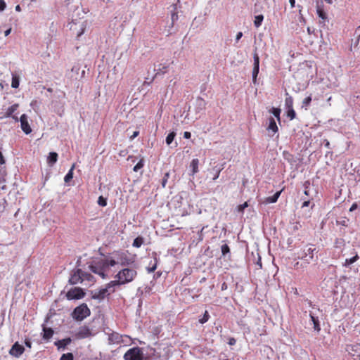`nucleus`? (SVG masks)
Returning <instances> with one entry per match:
<instances>
[{
  "label": "nucleus",
  "instance_id": "f257e3e1",
  "mask_svg": "<svg viewBox=\"0 0 360 360\" xmlns=\"http://www.w3.org/2000/svg\"><path fill=\"white\" fill-rule=\"evenodd\" d=\"M135 268H123L115 276V280L110 282V285H122L132 282L137 276Z\"/></svg>",
  "mask_w": 360,
  "mask_h": 360
},
{
  "label": "nucleus",
  "instance_id": "f03ea898",
  "mask_svg": "<svg viewBox=\"0 0 360 360\" xmlns=\"http://www.w3.org/2000/svg\"><path fill=\"white\" fill-rule=\"evenodd\" d=\"M316 252L317 250L314 245L307 244L301 248L296 255L297 259L302 260L304 264H309L314 261V255Z\"/></svg>",
  "mask_w": 360,
  "mask_h": 360
},
{
  "label": "nucleus",
  "instance_id": "7ed1b4c3",
  "mask_svg": "<svg viewBox=\"0 0 360 360\" xmlns=\"http://www.w3.org/2000/svg\"><path fill=\"white\" fill-rule=\"evenodd\" d=\"M90 313V309L87 305L86 304H82L74 309L72 316L73 319L77 321H82L89 316Z\"/></svg>",
  "mask_w": 360,
  "mask_h": 360
},
{
  "label": "nucleus",
  "instance_id": "20e7f679",
  "mask_svg": "<svg viewBox=\"0 0 360 360\" xmlns=\"http://www.w3.org/2000/svg\"><path fill=\"white\" fill-rule=\"evenodd\" d=\"M124 360H142L143 354L139 347L129 349L124 355Z\"/></svg>",
  "mask_w": 360,
  "mask_h": 360
},
{
  "label": "nucleus",
  "instance_id": "39448f33",
  "mask_svg": "<svg viewBox=\"0 0 360 360\" xmlns=\"http://www.w3.org/2000/svg\"><path fill=\"white\" fill-rule=\"evenodd\" d=\"M91 329L86 326L79 327L74 334V338L77 340L85 339L92 336Z\"/></svg>",
  "mask_w": 360,
  "mask_h": 360
},
{
  "label": "nucleus",
  "instance_id": "423d86ee",
  "mask_svg": "<svg viewBox=\"0 0 360 360\" xmlns=\"http://www.w3.org/2000/svg\"><path fill=\"white\" fill-rule=\"evenodd\" d=\"M115 286V285H110V283H108L105 288L96 292L93 297L98 300L104 299L107 295L115 292V289L113 288Z\"/></svg>",
  "mask_w": 360,
  "mask_h": 360
},
{
  "label": "nucleus",
  "instance_id": "0eeeda50",
  "mask_svg": "<svg viewBox=\"0 0 360 360\" xmlns=\"http://www.w3.org/2000/svg\"><path fill=\"white\" fill-rule=\"evenodd\" d=\"M117 263L122 266H127L132 264L134 262V259L129 257L126 252H118L116 254Z\"/></svg>",
  "mask_w": 360,
  "mask_h": 360
},
{
  "label": "nucleus",
  "instance_id": "6e6552de",
  "mask_svg": "<svg viewBox=\"0 0 360 360\" xmlns=\"http://www.w3.org/2000/svg\"><path fill=\"white\" fill-rule=\"evenodd\" d=\"M89 268L93 273L99 275L102 278H105L106 277L107 269L104 268V265L101 260L96 263L94 265H90Z\"/></svg>",
  "mask_w": 360,
  "mask_h": 360
},
{
  "label": "nucleus",
  "instance_id": "1a4fd4ad",
  "mask_svg": "<svg viewBox=\"0 0 360 360\" xmlns=\"http://www.w3.org/2000/svg\"><path fill=\"white\" fill-rule=\"evenodd\" d=\"M84 292L80 288H74L70 289L67 293L66 297L68 300H79L84 296Z\"/></svg>",
  "mask_w": 360,
  "mask_h": 360
},
{
  "label": "nucleus",
  "instance_id": "9d476101",
  "mask_svg": "<svg viewBox=\"0 0 360 360\" xmlns=\"http://www.w3.org/2000/svg\"><path fill=\"white\" fill-rule=\"evenodd\" d=\"M20 127L23 132L30 134L32 132V128L28 122V117L25 114H22L20 117Z\"/></svg>",
  "mask_w": 360,
  "mask_h": 360
},
{
  "label": "nucleus",
  "instance_id": "9b49d317",
  "mask_svg": "<svg viewBox=\"0 0 360 360\" xmlns=\"http://www.w3.org/2000/svg\"><path fill=\"white\" fill-rule=\"evenodd\" d=\"M25 352L23 346L20 345L18 342H15L9 351V354L15 357L20 356Z\"/></svg>",
  "mask_w": 360,
  "mask_h": 360
},
{
  "label": "nucleus",
  "instance_id": "f8f14e48",
  "mask_svg": "<svg viewBox=\"0 0 360 360\" xmlns=\"http://www.w3.org/2000/svg\"><path fill=\"white\" fill-rule=\"evenodd\" d=\"M69 282L72 285L82 283V270L77 269V270L74 271L71 274Z\"/></svg>",
  "mask_w": 360,
  "mask_h": 360
},
{
  "label": "nucleus",
  "instance_id": "ddd939ff",
  "mask_svg": "<svg viewBox=\"0 0 360 360\" xmlns=\"http://www.w3.org/2000/svg\"><path fill=\"white\" fill-rule=\"evenodd\" d=\"M6 176L7 172L4 165H0V190L6 189Z\"/></svg>",
  "mask_w": 360,
  "mask_h": 360
},
{
  "label": "nucleus",
  "instance_id": "4468645a",
  "mask_svg": "<svg viewBox=\"0 0 360 360\" xmlns=\"http://www.w3.org/2000/svg\"><path fill=\"white\" fill-rule=\"evenodd\" d=\"M123 342L122 335L117 332H112L108 335V342L110 345L120 344Z\"/></svg>",
  "mask_w": 360,
  "mask_h": 360
},
{
  "label": "nucleus",
  "instance_id": "2eb2a0df",
  "mask_svg": "<svg viewBox=\"0 0 360 360\" xmlns=\"http://www.w3.org/2000/svg\"><path fill=\"white\" fill-rule=\"evenodd\" d=\"M266 130L269 132H270V131L272 132V135L271 136H274L278 131V126H277V124L276 123V121H275L274 118L272 117H271L269 119V125H268V127L266 128Z\"/></svg>",
  "mask_w": 360,
  "mask_h": 360
},
{
  "label": "nucleus",
  "instance_id": "dca6fc26",
  "mask_svg": "<svg viewBox=\"0 0 360 360\" xmlns=\"http://www.w3.org/2000/svg\"><path fill=\"white\" fill-rule=\"evenodd\" d=\"M72 342V340L70 338H65V339H62V340H59L58 341H56L54 342V345L57 347L58 349H65V347L69 345L70 344V342Z\"/></svg>",
  "mask_w": 360,
  "mask_h": 360
},
{
  "label": "nucleus",
  "instance_id": "f3484780",
  "mask_svg": "<svg viewBox=\"0 0 360 360\" xmlns=\"http://www.w3.org/2000/svg\"><path fill=\"white\" fill-rule=\"evenodd\" d=\"M18 107H19V105L18 103H15V104L12 105L7 109V110L4 113V115L3 116H1L0 118L11 117L13 115V113L17 110Z\"/></svg>",
  "mask_w": 360,
  "mask_h": 360
},
{
  "label": "nucleus",
  "instance_id": "a211bd4d",
  "mask_svg": "<svg viewBox=\"0 0 360 360\" xmlns=\"http://www.w3.org/2000/svg\"><path fill=\"white\" fill-rule=\"evenodd\" d=\"M309 316L314 325V330L319 332L321 330V326L319 318L316 316L313 313L310 312Z\"/></svg>",
  "mask_w": 360,
  "mask_h": 360
},
{
  "label": "nucleus",
  "instance_id": "6ab92c4d",
  "mask_svg": "<svg viewBox=\"0 0 360 360\" xmlns=\"http://www.w3.org/2000/svg\"><path fill=\"white\" fill-rule=\"evenodd\" d=\"M53 333V330L51 328L44 327L42 335L43 339L46 340H50L52 338Z\"/></svg>",
  "mask_w": 360,
  "mask_h": 360
},
{
  "label": "nucleus",
  "instance_id": "aec40b11",
  "mask_svg": "<svg viewBox=\"0 0 360 360\" xmlns=\"http://www.w3.org/2000/svg\"><path fill=\"white\" fill-rule=\"evenodd\" d=\"M316 13L318 16L321 18L323 21L327 19V14L324 11L323 5L318 4L316 6Z\"/></svg>",
  "mask_w": 360,
  "mask_h": 360
},
{
  "label": "nucleus",
  "instance_id": "412c9836",
  "mask_svg": "<svg viewBox=\"0 0 360 360\" xmlns=\"http://www.w3.org/2000/svg\"><path fill=\"white\" fill-rule=\"evenodd\" d=\"M103 262V264L104 265V268H105L107 270L110 266H114L115 264H118L117 260L113 259H106L101 260Z\"/></svg>",
  "mask_w": 360,
  "mask_h": 360
},
{
  "label": "nucleus",
  "instance_id": "4be33fe9",
  "mask_svg": "<svg viewBox=\"0 0 360 360\" xmlns=\"http://www.w3.org/2000/svg\"><path fill=\"white\" fill-rule=\"evenodd\" d=\"M58 154L55 152H51L48 156L47 162L50 165H53L57 162Z\"/></svg>",
  "mask_w": 360,
  "mask_h": 360
},
{
  "label": "nucleus",
  "instance_id": "5701e85b",
  "mask_svg": "<svg viewBox=\"0 0 360 360\" xmlns=\"http://www.w3.org/2000/svg\"><path fill=\"white\" fill-rule=\"evenodd\" d=\"M198 165H199V160L198 159H193L190 165V167L192 169V174L194 175L195 174L198 172Z\"/></svg>",
  "mask_w": 360,
  "mask_h": 360
},
{
  "label": "nucleus",
  "instance_id": "b1692460",
  "mask_svg": "<svg viewBox=\"0 0 360 360\" xmlns=\"http://www.w3.org/2000/svg\"><path fill=\"white\" fill-rule=\"evenodd\" d=\"M281 192H282V190L276 192L274 195L268 197L266 200V202H269V203L276 202L278 200Z\"/></svg>",
  "mask_w": 360,
  "mask_h": 360
},
{
  "label": "nucleus",
  "instance_id": "393cba45",
  "mask_svg": "<svg viewBox=\"0 0 360 360\" xmlns=\"http://www.w3.org/2000/svg\"><path fill=\"white\" fill-rule=\"evenodd\" d=\"M75 168V164H73L68 174L65 176L64 181L65 183H68L73 178V171Z\"/></svg>",
  "mask_w": 360,
  "mask_h": 360
},
{
  "label": "nucleus",
  "instance_id": "a878e982",
  "mask_svg": "<svg viewBox=\"0 0 360 360\" xmlns=\"http://www.w3.org/2000/svg\"><path fill=\"white\" fill-rule=\"evenodd\" d=\"M84 281H87L89 283H94V278L91 274L82 271V282Z\"/></svg>",
  "mask_w": 360,
  "mask_h": 360
},
{
  "label": "nucleus",
  "instance_id": "bb28decb",
  "mask_svg": "<svg viewBox=\"0 0 360 360\" xmlns=\"http://www.w3.org/2000/svg\"><path fill=\"white\" fill-rule=\"evenodd\" d=\"M358 259H359V256H358V254L356 252L355 255L353 257L345 259L343 266H348L350 264H352L353 263H354Z\"/></svg>",
  "mask_w": 360,
  "mask_h": 360
},
{
  "label": "nucleus",
  "instance_id": "cd10ccee",
  "mask_svg": "<svg viewBox=\"0 0 360 360\" xmlns=\"http://www.w3.org/2000/svg\"><path fill=\"white\" fill-rule=\"evenodd\" d=\"M285 105L287 109L293 108V98L292 96H287L285 99Z\"/></svg>",
  "mask_w": 360,
  "mask_h": 360
},
{
  "label": "nucleus",
  "instance_id": "c85d7f7f",
  "mask_svg": "<svg viewBox=\"0 0 360 360\" xmlns=\"http://www.w3.org/2000/svg\"><path fill=\"white\" fill-rule=\"evenodd\" d=\"M11 86L15 89L19 86V77L15 74L12 75Z\"/></svg>",
  "mask_w": 360,
  "mask_h": 360
},
{
  "label": "nucleus",
  "instance_id": "c756f323",
  "mask_svg": "<svg viewBox=\"0 0 360 360\" xmlns=\"http://www.w3.org/2000/svg\"><path fill=\"white\" fill-rule=\"evenodd\" d=\"M264 20V16L262 15H258L255 17L254 25L256 27H259L261 26L262 22Z\"/></svg>",
  "mask_w": 360,
  "mask_h": 360
},
{
  "label": "nucleus",
  "instance_id": "7c9ffc66",
  "mask_svg": "<svg viewBox=\"0 0 360 360\" xmlns=\"http://www.w3.org/2000/svg\"><path fill=\"white\" fill-rule=\"evenodd\" d=\"M143 243V238L141 236H138L134 240L133 246L135 248H140Z\"/></svg>",
  "mask_w": 360,
  "mask_h": 360
},
{
  "label": "nucleus",
  "instance_id": "2f4dec72",
  "mask_svg": "<svg viewBox=\"0 0 360 360\" xmlns=\"http://www.w3.org/2000/svg\"><path fill=\"white\" fill-rule=\"evenodd\" d=\"M271 112L274 115V117L277 119V120L278 122H280L281 121L280 114L281 112V109L276 108H272L271 110Z\"/></svg>",
  "mask_w": 360,
  "mask_h": 360
},
{
  "label": "nucleus",
  "instance_id": "473e14b6",
  "mask_svg": "<svg viewBox=\"0 0 360 360\" xmlns=\"http://www.w3.org/2000/svg\"><path fill=\"white\" fill-rule=\"evenodd\" d=\"M175 136L176 133L174 131L170 132L166 137V143L167 145H170L172 143Z\"/></svg>",
  "mask_w": 360,
  "mask_h": 360
},
{
  "label": "nucleus",
  "instance_id": "72a5a7b5",
  "mask_svg": "<svg viewBox=\"0 0 360 360\" xmlns=\"http://www.w3.org/2000/svg\"><path fill=\"white\" fill-rule=\"evenodd\" d=\"M59 360H74V356L71 352L65 353L60 356Z\"/></svg>",
  "mask_w": 360,
  "mask_h": 360
},
{
  "label": "nucleus",
  "instance_id": "f704fd0d",
  "mask_svg": "<svg viewBox=\"0 0 360 360\" xmlns=\"http://www.w3.org/2000/svg\"><path fill=\"white\" fill-rule=\"evenodd\" d=\"M144 165V160L143 158H141L138 163L134 167L133 170L134 172H138L139 169H141Z\"/></svg>",
  "mask_w": 360,
  "mask_h": 360
},
{
  "label": "nucleus",
  "instance_id": "c9c22d12",
  "mask_svg": "<svg viewBox=\"0 0 360 360\" xmlns=\"http://www.w3.org/2000/svg\"><path fill=\"white\" fill-rule=\"evenodd\" d=\"M209 319H210V314L207 311H205L203 314V316L199 319V322L201 324H203V323H206L207 321H208Z\"/></svg>",
  "mask_w": 360,
  "mask_h": 360
},
{
  "label": "nucleus",
  "instance_id": "e433bc0d",
  "mask_svg": "<svg viewBox=\"0 0 360 360\" xmlns=\"http://www.w3.org/2000/svg\"><path fill=\"white\" fill-rule=\"evenodd\" d=\"M287 116L290 118V120H292L295 118L296 113L293 108L287 109Z\"/></svg>",
  "mask_w": 360,
  "mask_h": 360
},
{
  "label": "nucleus",
  "instance_id": "4c0bfd02",
  "mask_svg": "<svg viewBox=\"0 0 360 360\" xmlns=\"http://www.w3.org/2000/svg\"><path fill=\"white\" fill-rule=\"evenodd\" d=\"M259 68L253 67V70H252V81H253L254 83H256L257 77L258 73H259Z\"/></svg>",
  "mask_w": 360,
  "mask_h": 360
},
{
  "label": "nucleus",
  "instance_id": "58836bf2",
  "mask_svg": "<svg viewBox=\"0 0 360 360\" xmlns=\"http://www.w3.org/2000/svg\"><path fill=\"white\" fill-rule=\"evenodd\" d=\"M221 250L224 256L230 252V248L227 244L221 245Z\"/></svg>",
  "mask_w": 360,
  "mask_h": 360
},
{
  "label": "nucleus",
  "instance_id": "ea45409f",
  "mask_svg": "<svg viewBox=\"0 0 360 360\" xmlns=\"http://www.w3.org/2000/svg\"><path fill=\"white\" fill-rule=\"evenodd\" d=\"M98 204L100 206L105 207L107 205V200L103 196H100L98 199Z\"/></svg>",
  "mask_w": 360,
  "mask_h": 360
},
{
  "label": "nucleus",
  "instance_id": "a19ab883",
  "mask_svg": "<svg viewBox=\"0 0 360 360\" xmlns=\"http://www.w3.org/2000/svg\"><path fill=\"white\" fill-rule=\"evenodd\" d=\"M253 58H254V67L259 68V58L258 54L256 52H255V53H254Z\"/></svg>",
  "mask_w": 360,
  "mask_h": 360
},
{
  "label": "nucleus",
  "instance_id": "79ce46f5",
  "mask_svg": "<svg viewBox=\"0 0 360 360\" xmlns=\"http://www.w3.org/2000/svg\"><path fill=\"white\" fill-rule=\"evenodd\" d=\"M85 29H86V24H84V22H83L81 25H80V30L77 33V37L79 38L82 34H83V33L85 31Z\"/></svg>",
  "mask_w": 360,
  "mask_h": 360
},
{
  "label": "nucleus",
  "instance_id": "37998d69",
  "mask_svg": "<svg viewBox=\"0 0 360 360\" xmlns=\"http://www.w3.org/2000/svg\"><path fill=\"white\" fill-rule=\"evenodd\" d=\"M311 102V96H307L302 101L303 106H308Z\"/></svg>",
  "mask_w": 360,
  "mask_h": 360
},
{
  "label": "nucleus",
  "instance_id": "c03bdc74",
  "mask_svg": "<svg viewBox=\"0 0 360 360\" xmlns=\"http://www.w3.org/2000/svg\"><path fill=\"white\" fill-rule=\"evenodd\" d=\"M169 173H165V176L162 180V186L163 188L165 187L166 184H167V180L169 179Z\"/></svg>",
  "mask_w": 360,
  "mask_h": 360
},
{
  "label": "nucleus",
  "instance_id": "a18cd8bd",
  "mask_svg": "<svg viewBox=\"0 0 360 360\" xmlns=\"http://www.w3.org/2000/svg\"><path fill=\"white\" fill-rule=\"evenodd\" d=\"M156 269H157V262L155 261L152 266H150L147 268V271L148 273H152V272L155 271Z\"/></svg>",
  "mask_w": 360,
  "mask_h": 360
},
{
  "label": "nucleus",
  "instance_id": "49530a36",
  "mask_svg": "<svg viewBox=\"0 0 360 360\" xmlns=\"http://www.w3.org/2000/svg\"><path fill=\"white\" fill-rule=\"evenodd\" d=\"M248 207V204L247 202H245L243 204L238 205V210L239 212H243L244 209Z\"/></svg>",
  "mask_w": 360,
  "mask_h": 360
},
{
  "label": "nucleus",
  "instance_id": "de8ad7c7",
  "mask_svg": "<svg viewBox=\"0 0 360 360\" xmlns=\"http://www.w3.org/2000/svg\"><path fill=\"white\" fill-rule=\"evenodd\" d=\"M178 20V14H177V13H176V12L172 13V24H174V22L176 20Z\"/></svg>",
  "mask_w": 360,
  "mask_h": 360
},
{
  "label": "nucleus",
  "instance_id": "09e8293b",
  "mask_svg": "<svg viewBox=\"0 0 360 360\" xmlns=\"http://www.w3.org/2000/svg\"><path fill=\"white\" fill-rule=\"evenodd\" d=\"M6 3L4 0H0V11H4L6 8Z\"/></svg>",
  "mask_w": 360,
  "mask_h": 360
},
{
  "label": "nucleus",
  "instance_id": "8fccbe9b",
  "mask_svg": "<svg viewBox=\"0 0 360 360\" xmlns=\"http://www.w3.org/2000/svg\"><path fill=\"white\" fill-rule=\"evenodd\" d=\"M167 70H168V66L167 65H164L162 66V68H160L158 70L160 72H161L162 73L165 74L167 72Z\"/></svg>",
  "mask_w": 360,
  "mask_h": 360
},
{
  "label": "nucleus",
  "instance_id": "3c124183",
  "mask_svg": "<svg viewBox=\"0 0 360 360\" xmlns=\"http://www.w3.org/2000/svg\"><path fill=\"white\" fill-rule=\"evenodd\" d=\"M25 345L26 347L31 348L32 347V342L29 339L25 340Z\"/></svg>",
  "mask_w": 360,
  "mask_h": 360
},
{
  "label": "nucleus",
  "instance_id": "603ef678",
  "mask_svg": "<svg viewBox=\"0 0 360 360\" xmlns=\"http://www.w3.org/2000/svg\"><path fill=\"white\" fill-rule=\"evenodd\" d=\"M236 342V340L234 338H231L229 340V345H234Z\"/></svg>",
  "mask_w": 360,
  "mask_h": 360
},
{
  "label": "nucleus",
  "instance_id": "864d4df0",
  "mask_svg": "<svg viewBox=\"0 0 360 360\" xmlns=\"http://www.w3.org/2000/svg\"><path fill=\"white\" fill-rule=\"evenodd\" d=\"M191 136V134L189 131H185L184 133V137L186 139H190Z\"/></svg>",
  "mask_w": 360,
  "mask_h": 360
},
{
  "label": "nucleus",
  "instance_id": "5fc2aeb1",
  "mask_svg": "<svg viewBox=\"0 0 360 360\" xmlns=\"http://www.w3.org/2000/svg\"><path fill=\"white\" fill-rule=\"evenodd\" d=\"M242 36H243V33L241 32H238L236 34V41L238 42Z\"/></svg>",
  "mask_w": 360,
  "mask_h": 360
},
{
  "label": "nucleus",
  "instance_id": "6e6d98bb",
  "mask_svg": "<svg viewBox=\"0 0 360 360\" xmlns=\"http://www.w3.org/2000/svg\"><path fill=\"white\" fill-rule=\"evenodd\" d=\"M139 134V131H136L133 133V134L130 136V139L132 140L134 139V138H136V136H138Z\"/></svg>",
  "mask_w": 360,
  "mask_h": 360
},
{
  "label": "nucleus",
  "instance_id": "4d7b16f0",
  "mask_svg": "<svg viewBox=\"0 0 360 360\" xmlns=\"http://www.w3.org/2000/svg\"><path fill=\"white\" fill-rule=\"evenodd\" d=\"M5 164V160H4V158L1 153V152L0 151V165H4Z\"/></svg>",
  "mask_w": 360,
  "mask_h": 360
},
{
  "label": "nucleus",
  "instance_id": "13d9d810",
  "mask_svg": "<svg viewBox=\"0 0 360 360\" xmlns=\"http://www.w3.org/2000/svg\"><path fill=\"white\" fill-rule=\"evenodd\" d=\"M309 186H310V182L309 181H307L304 183V187L305 190L309 189Z\"/></svg>",
  "mask_w": 360,
  "mask_h": 360
},
{
  "label": "nucleus",
  "instance_id": "bf43d9fd",
  "mask_svg": "<svg viewBox=\"0 0 360 360\" xmlns=\"http://www.w3.org/2000/svg\"><path fill=\"white\" fill-rule=\"evenodd\" d=\"M220 172H221V169H219L217 171L216 174H214V176L213 177V180H216L219 177Z\"/></svg>",
  "mask_w": 360,
  "mask_h": 360
},
{
  "label": "nucleus",
  "instance_id": "052dcab7",
  "mask_svg": "<svg viewBox=\"0 0 360 360\" xmlns=\"http://www.w3.org/2000/svg\"><path fill=\"white\" fill-rule=\"evenodd\" d=\"M356 208H357V204L356 203H354V204H352V205L349 208V211L352 212V211L355 210Z\"/></svg>",
  "mask_w": 360,
  "mask_h": 360
},
{
  "label": "nucleus",
  "instance_id": "680f3d73",
  "mask_svg": "<svg viewBox=\"0 0 360 360\" xmlns=\"http://www.w3.org/2000/svg\"><path fill=\"white\" fill-rule=\"evenodd\" d=\"M76 25H77V24L72 21V22L70 23V29L71 30H76V28H75V27H74V26H76Z\"/></svg>",
  "mask_w": 360,
  "mask_h": 360
},
{
  "label": "nucleus",
  "instance_id": "e2e57ef3",
  "mask_svg": "<svg viewBox=\"0 0 360 360\" xmlns=\"http://www.w3.org/2000/svg\"><path fill=\"white\" fill-rule=\"evenodd\" d=\"M11 28L10 27L7 30L5 31V32H4L5 36L6 37L8 36L11 33Z\"/></svg>",
  "mask_w": 360,
  "mask_h": 360
},
{
  "label": "nucleus",
  "instance_id": "0e129e2a",
  "mask_svg": "<svg viewBox=\"0 0 360 360\" xmlns=\"http://www.w3.org/2000/svg\"><path fill=\"white\" fill-rule=\"evenodd\" d=\"M309 203H310L309 200L304 201V202H303V204H302V207H307V206H309Z\"/></svg>",
  "mask_w": 360,
  "mask_h": 360
},
{
  "label": "nucleus",
  "instance_id": "69168bd1",
  "mask_svg": "<svg viewBox=\"0 0 360 360\" xmlns=\"http://www.w3.org/2000/svg\"><path fill=\"white\" fill-rule=\"evenodd\" d=\"M290 1V6H291V8H294L295 7V0H289Z\"/></svg>",
  "mask_w": 360,
  "mask_h": 360
},
{
  "label": "nucleus",
  "instance_id": "338daca9",
  "mask_svg": "<svg viewBox=\"0 0 360 360\" xmlns=\"http://www.w3.org/2000/svg\"><path fill=\"white\" fill-rule=\"evenodd\" d=\"M11 117H12L15 122L20 121V118H18L16 115H13Z\"/></svg>",
  "mask_w": 360,
  "mask_h": 360
},
{
  "label": "nucleus",
  "instance_id": "774afa93",
  "mask_svg": "<svg viewBox=\"0 0 360 360\" xmlns=\"http://www.w3.org/2000/svg\"><path fill=\"white\" fill-rule=\"evenodd\" d=\"M304 193L306 195H309V189H307V190H305V189H304Z\"/></svg>",
  "mask_w": 360,
  "mask_h": 360
}]
</instances>
